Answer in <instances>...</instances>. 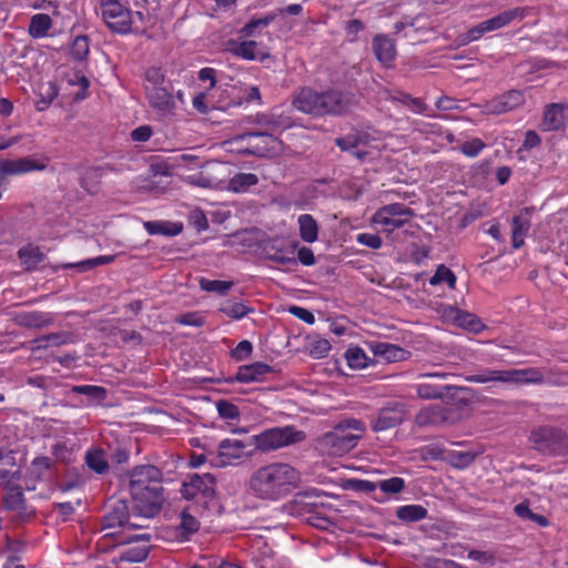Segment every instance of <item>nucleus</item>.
I'll return each instance as SVG.
<instances>
[{
  "mask_svg": "<svg viewBox=\"0 0 568 568\" xmlns=\"http://www.w3.org/2000/svg\"><path fill=\"white\" fill-rule=\"evenodd\" d=\"M300 481V471L292 465L271 463L254 470L248 479V489L258 499L277 501L297 488Z\"/></svg>",
  "mask_w": 568,
  "mask_h": 568,
  "instance_id": "nucleus-1",
  "label": "nucleus"
},
{
  "mask_svg": "<svg viewBox=\"0 0 568 568\" xmlns=\"http://www.w3.org/2000/svg\"><path fill=\"white\" fill-rule=\"evenodd\" d=\"M293 106L300 112L314 116L342 115L357 106L354 94L341 90L323 92L311 88L301 89L293 98Z\"/></svg>",
  "mask_w": 568,
  "mask_h": 568,
  "instance_id": "nucleus-2",
  "label": "nucleus"
},
{
  "mask_svg": "<svg viewBox=\"0 0 568 568\" xmlns=\"http://www.w3.org/2000/svg\"><path fill=\"white\" fill-rule=\"evenodd\" d=\"M160 479V470L151 465L136 467L131 474V495L144 517H153L161 508L163 497Z\"/></svg>",
  "mask_w": 568,
  "mask_h": 568,
  "instance_id": "nucleus-3",
  "label": "nucleus"
},
{
  "mask_svg": "<svg viewBox=\"0 0 568 568\" xmlns=\"http://www.w3.org/2000/svg\"><path fill=\"white\" fill-rule=\"evenodd\" d=\"M365 433L358 419H345L320 439L321 449L329 455H343L352 450Z\"/></svg>",
  "mask_w": 568,
  "mask_h": 568,
  "instance_id": "nucleus-4",
  "label": "nucleus"
},
{
  "mask_svg": "<svg viewBox=\"0 0 568 568\" xmlns=\"http://www.w3.org/2000/svg\"><path fill=\"white\" fill-rule=\"evenodd\" d=\"M144 90L150 106L161 115L171 114L174 110V100L165 82L163 73L151 68L145 73Z\"/></svg>",
  "mask_w": 568,
  "mask_h": 568,
  "instance_id": "nucleus-5",
  "label": "nucleus"
},
{
  "mask_svg": "<svg viewBox=\"0 0 568 568\" xmlns=\"http://www.w3.org/2000/svg\"><path fill=\"white\" fill-rule=\"evenodd\" d=\"M305 434L294 426L268 428L253 437L257 449L270 452L301 443L305 439Z\"/></svg>",
  "mask_w": 568,
  "mask_h": 568,
  "instance_id": "nucleus-6",
  "label": "nucleus"
},
{
  "mask_svg": "<svg viewBox=\"0 0 568 568\" xmlns=\"http://www.w3.org/2000/svg\"><path fill=\"white\" fill-rule=\"evenodd\" d=\"M542 373L535 368L525 369H486L470 375L468 381L475 383L499 382L504 384L539 383L542 381Z\"/></svg>",
  "mask_w": 568,
  "mask_h": 568,
  "instance_id": "nucleus-7",
  "label": "nucleus"
},
{
  "mask_svg": "<svg viewBox=\"0 0 568 568\" xmlns=\"http://www.w3.org/2000/svg\"><path fill=\"white\" fill-rule=\"evenodd\" d=\"M412 211L407 206L395 203L379 209L372 222L378 231L390 233L408 223Z\"/></svg>",
  "mask_w": 568,
  "mask_h": 568,
  "instance_id": "nucleus-8",
  "label": "nucleus"
},
{
  "mask_svg": "<svg viewBox=\"0 0 568 568\" xmlns=\"http://www.w3.org/2000/svg\"><path fill=\"white\" fill-rule=\"evenodd\" d=\"M181 494L187 500L207 504L215 495V479L211 474H193L184 480Z\"/></svg>",
  "mask_w": 568,
  "mask_h": 568,
  "instance_id": "nucleus-9",
  "label": "nucleus"
},
{
  "mask_svg": "<svg viewBox=\"0 0 568 568\" xmlns=\"http://www.w3.org/2000/svg\"><path fill=\"white\" fill-rule=\"evenodd\" d=\"M101 16L108 27L118 33L130 31L132 13L123 0H100Z\"/></svg>",
  "mask_w": 568,
  "mask_h": 568,
  "instance_id": "nucleus-10",
  "label": "nucleus"
},
{
  "mask_svg": "<svg viewBox=\"0 0 568 568\" xmlns=\"http://www.w3.org/2000/svg\"><path fill=\"white\" fill-rule=\"evenodd\" d=\"M200 168V172L183 176V181L202 189L224 190L225 168L223 165L206 164Z\"/></svg>",
  "mask_w": 568,
  "mask_h": 568,
  "instance_id": "nucleus-11",
  "label": "nucleus"
},
{
  "mask_svg": "<svg viewBox=\"0 0 568 568\" xmlns=\"http://www.w3.org/2000/svg\"><path fill=\"white\" fill-rule=\"evenodd\" d=\"M530 438L539 450L568 455V438L560 430L548 427L539 428L531 433Z\"/></svg>",
  "mask_w": 568,
  "mask_h": 568,
  "instance_id": "nucleus-12",
  "label": "nucleus"
},
{
  "mask_svg": "<svg viewBox=\"0 0 568 568\" xmlns=\"http://www.w3.org/2000/svg\"><path fill=\"white\" fill-rule=\"evenodd\" d=\"M437 314L443 322L468 329L470 332L478 333L484 327L481 322L475 315L468 312H464L453 305H439L437 307Z\"/></svg>",
  "mask_w": 568,
  "mask_h": 568,
  "instance_id": "nucleus-13",
  "label": "nucleus"
},
{
  "mask_svg": "<svg viewBox=\"0 0 568 568\" xmlns=\"http://www.w3.org/2000/svg\"><path fill=\"white\" fill-rule=\"evenodd\" d=\"M245 455V445L239 439H224L219 444L217 452L210 454V463L215 467L237 464Z\"/></svg>",
  "mask_w": 568,
  "mask_h": 568,
  "instance_id": "nucleus-14",
  "label": "nucleus"
},
{
  "mask_svg": "<svg viewBox=\"0 0 568 568\" xmlns=\"http://www.w3.org/2000/svg\"><path fill=\"white\" fill-rule=\"evenodd\" d=\"M407 412L402 403H390L383 407L373 420L372 428L375 432H384L400 424Z\"/></svg>",
  "mask_w": 568,
  "mask_h": 568,
  "instance_id": "nucleus-15",
  "label": "nucleus"
},
{
  "mask_svg": "<svg viewBox=\"0 0 568 568\" xmlns=\"http://www.w3.org/2000/svg\"><path fill=\"white\" fill-rule=\"evenodd\" d=\"M336 144L343 150L352 153L359 160L374 154L377 145H373L367 134L361 133L348 135L336 140Z\"/></svg>",
  "mask_w": 568,
  "mask_h": 568,
  "instance_id": "nucleus-16",
  "label": "nucleus"
},
{
  "mask_svg": "<svg viewBox=\"0 0 568 568\" xmlns=\"http://www.w3.org/2000/svg\"><path fill=\"white\" fill-rule=\"evenodd\" d=\"M456 417L449 408L442 404H432L422 408L415 417L418 426H436L445 423H453Z\"/></svg>",
  "mask_w": 568,
  "mask_h": 568,
  "instance_id": "nucleus-17",
  "label": "nucleus"
},
{
  "mask_svg": "<svg viewBox=\"0 0 568 568\" xmlns=\"http://www.w3.org/2000/svg\"><path fill=\"white\" fill-rule=\"evenodd\" d=\"M525 97L521 91L509 90L501 95L488 101L485 104V112L488 114H501L523 105Z\"/></svg>",
  "mask_w": 568,
  "mask_h": 568,
  "instance_id": "nucleus-18",
  "label": "nucleus"
},
{
  "mask_svg": "<svg viewBox=\"0 0 568 568\" xmlns=\"http://www.w3.org/2000/svg\"><path fill=\"white\" fill-rule=\"evenodd\" d=\"M229 50L232 54L243 60L264 61L270 58V52L266 47L253 40L231 42Z\"/></svg>",
  "mask_w": 568,
  "mask_h": 568,
  "instance_id": "nucleus-19",
  "label": "nucleus"
},
{
  "mask_svg": "<svg viewBox=\"0 0 568 568\" xmlns=\"http://www.w3.org/2000/svg\"><path fill=\"white\" fill-rule=\"evenodd\" d=\"M45 168L43 163L31 158L6 160L0 162V172L9 175H20L32 171H41Z\"/></svg>",
  "mask_w": 568,
  "mask_h": 568,
  "instance_id": "nucleus-20",
  "label": "nucleus"
},
{
  "mask_svg": "<svg viewBox=\"0 0 568 568\" xmlns=\"http://www.w3.org/2000/svg\"><path fill=\"white\" fill-rule=\"evenodd\" d=\"M567 121L568 106L560 103H554L547 106L545 111L542 126L547 131H556L562 129Z\"/></svg>",
  "mask_w": 568,
  "mask_h": 568,
  "instance_id": "nucleus-21",
  "label": "nucleus"
},
{
  "mask_svg": "<svg viewBox=\"0 0 568 568\" xmlns=\"http://www.w3.org/2000/svg\"><path fill=\"white\" fill-rule=\"evenodd\" d=\"M368 347L375 356L390 363L404 361L408 355L404 348L385 342H371Z\"/></svg>",
  "mask_w": 568,
  "mask_h": 568,
  "instance_id": "nucleus-22",
  "label": "nucleus"
},
{
  "mask_svg": "<svg viewBox=\"0 0 568 568\" xmlns=\"http://www.w3.org/2000/svg\"><path fill=\"white\" fill-rule=\"evenodd\" d=\"M373 51L376 59L384 65H389L396 57L394 40L384 34H378L373 39Z\"/></svg>",
  "mask_w": 568,
  "mask_h": 568,
  "instance_id": "nucleus-23",
  "label": "nucleus"
},
{
  "mask_svg": "<svg viewBox=\"0 0 568 568\" xmlns=\"http://www.w3.org/2000/svg\"><path fill=\"white\" fill-rule=\"evenodd\" d=\"M271 372V366L262 362H255L250 365L241 366L237 369L235 379L240 383H254L260 382L263 377Z\"/></svg>",
  "mask_w": 568,
  "mask_h": 568,
  "instance_id": "nucleus-24",
  "label": "nucleus"
},
{
  "mask_svg": "<svg viewBox=\"0 0 568 568\" xmlns=\"http://www.w3.org/2000/svg\"><path fill=\"white\" fill-rule=\"evenodd\" d=\"M180 517V525L174 528L172 538L179 541H183L187 539L190 535L199 530L200 523L187 510L182 511Z\"/></svg>",
  "mask_w": 568,
  "mask_h": 568,
  "instance_id": "nucleus-25",
  "label": "nucleus"
},
{
  "mask_svg": "<svg viewBox=\"0 0 568 568\" xmlns=\"http://www.w3.org/2000/svg\"><path fill=\"white\" fill-rule=\"evenodd\" d=\"M526 16V9L524 8H515L510 10H506L488 20V27L490 32L495 30H499L504 27H507L515 20H523Z\"/></svg>",
  "mask_w": 568,
  "mask_h": 568,
  "instance_id": "nucleus-26",
  "label": "nucleus"
},
{
  "mask_svg": "<svg viewBox=\"0 0 568 568\" xmlns=\"http://www.w3.org/2000/svg\"><path fill=\"white\" fill-rule=\"evenodd\" d=\"M128 508L126 505L122 501H119L114 505L112 510H110L103 519V528H115L121 527L123 529L126 528V521H128Z\"/></svg>",
  "mask_w": 568,
  "mask_h": 568,
  "instance_id": "nucleus-27",
  "label": "nucleus"
},
{
  "mask_svg": "<svg viewBox=\"0 0 568 568\" xmlns=\"http://www.w3.org/2000/svg\"><path fill=\"white\" fill-rule=\"evenodd\" d=\"M258 179L253 173H239L227 182L224 180V189L235 193H243L248 191L250 187L256 185Z\"/></svg>",
  "mask_w": 568,
  "mask_h": 568,
  "instance_id": "nucleus-28",
  "label": "nucleus"
},
{
  "mask_svg": "<svg viewBox=\"0 0 568 568\" xmlns=\"http://www.w3.org/2000/svg\"><path fill=\"white\" fill-rule=\"evenodd\" d=\"M300 236L306 243H314L318 237V225L310 214H302L297 220Z\"/></svg>",
  "mask_w": 568,
  "mask_h": 568,
  "instance_id": "nucleus-29",
  "label": "nucleus"
},
{
  "mask_svg": "<svg viewBox=\"0 0 568 568\" xmlns=\"http://www.w3.org/2000/svg\"><path fill=\"white\" fill-rule=\"evenodd\" d=\"M144 229L151 235L162 234L174 236L182 232L183 226L181 223H171L165 221H148L144 223Z\"/></svg>",
  "mask_w": 568,
  "mask_h": 568,
  "instance_id": "nucleus-30",
  "label": "nucleus"
},
{
  "mask_svg": "<svg viewBox=\"0 0 568 568\" xmlns=\"http://www.w3.org/2000/svg\"><path fill=\"white\" fill-rule=\"evenodd\" d=\"M345 359L348 366L353 369H363L373 363V359H371L365 351L358 346L348 347L345 352Z\"/></svg>",
  "mask_w": 568,
  "mask_h": 568,
  "instance_id": "nucleus-31",
  "label": "nucleus"
},
{
  "mask_svg": "<svg viewBox=\"0 0 568 568\" xmlns=\"http://www.w3.org/2000/svg\"><path fill=\"white\" fill-rule=\"evenodd\" d=\"M52 27L51 18L45 13H37L31 18L29 34L34 38H43Z\"/></svg>",
  "mask_w": 568,
  "mask_h": 568,
  "instance_id": "nucleus-32",
  "label": "nucleus"
},
{
  "mask_svg": "<svg viewBox=\"0 0 568 568\" xmlns=\"http://www.w3.org/2000/svg\"><path fill=\"white\" fill-rule=\"evenodd\" d=\"M220 311L233 320H241L253 312V308L241 301L229 300L221 305Z\"/></svg>",
  "mask_w": 568,
  "mask_h": 568,
  "instance_id": "nucleus-33",
  "label": "nucleus"
},
{
  "mask_svg": "<svg viewBox=\"0 0 568 568\" xmlns=\"http://www.w3.org/2000/svg\"><path fill=\"white\" fill-rule=\"evenodd\" d=\"M456 276L454 272L444 264L437 266L434 275L429 280V284L433 286H438L446 284L450 290L456 286Z\"/></svg>",
  "mask_w": 568,
  "mask_h": 568,
  "instance_id": "nucleus-34",
  "label": "nucleus"
},
{
  "mask_svg": "<svg viewBox=\"0 0 568 568\" xmlns=\"http://www.w3.org/2000/svg\"><path fill=\"white\" fill-rule=\"evenodd\" d=\"M396 515L403 521L413 523L424 519L427 510L420 505H405L397 509Z\"/></svg>",
  "mask_w": 568,
  "mask_h": 568,
  "instance_id": "nucleus-35",
  "label": "nucleus"
},
{
  "mask_svg": "<svg viewBox=\"0 0 568 568\" xmlns=\"http://www.w3.org/2000/svg\"><path fill=\"white\" fill-rule=\"evenodd\" d=\"M529 230L528 219L518 215L513 219V246L519 248L524 245V237Z\"/></svg>",
  "mask_w": 568,
  "mask_h": 568,
  "instance_id": "nucleus-36",
  "label": "nucleus"
},
{
  "mask_svg": "<svg viewBox=\"0 0 568 568\" xmlns=\"http://www.w3.org/2000/svg\"><path fill=\"white\" fill-rule=\"evenodd\" d=\"M19 257L27 268H31L43 260V253L37 246L27 245L19 250Z\"/></svg>",
  "mask_w": 568,
  "mask_h": 568,
  "instance_id": "nucleus-37",
  "label": "nucleus"
},
{
  "mask_svg": "<svg viewBox=\"0 0 568 568\" xmlns=\"http://www.w3.org/2000/svg\"><path fill=\"white\" fill-rule=\"evenodd\" d=\"M199 284L203 291L221 295L225 294L233 286L232 281L209 280L205 277L200 278Z\"/></svg>",
  "mask_w": 568,
  "mask_h": 568,
  "instance_id": "nucleus-38",
  "label": "nucleus"
},
{
  "mask_svg": "<svg viewBox=\"0 0 568 568\" xmlns=\"http://www.w3.org/2000/svg\"><path fill=\"white\" fill-rule=\"evenodd\" d=\"M87 464L92 470L99 474L105 473L109 468L103 452L99 449L87 453Z\"/></svg>",
  "mask_w": 568,
  "mask_h": 568,
  "instance_id": "nucleus-39",
  "label": "nucleus"
},
{
  "mask_svg": "<svg viewBox=\"0 0 568 568\" xmlns=\"http://www.w3.org/2000/svg\"><path fill=\"white\" fill-rule=\"evenodd\" d=\"M490 32L487 21H483L470 28L465 34L459 36V43L466 45L479 40L485 33Z\"/></svg>",
  "mask_w": 568,
  "mask_h": 568,
  "instance_id": "nucleus-40",
  "label": "nucleus"
},
{
  "mask_svg": "<svg viewBox=\"0 0 568 568\" xmlns=\"http://www.w3.org/2000/svg\"><path fill=\"white\" fill-rule=\"evenodd\" d=\"M308 349L314 358H323L331 351V343L326 338L314 337L310 341Z\"/></svg>",
  "mask_w": 568,
  "mask_h": 568,
  "instance_id": "nucleus-41",
  "label": "nucleus"
},
{
  "mask_svg": "<svg viewBox=\"0 0 568 568\" xmlns=\"http://www.w3.org/2000/svg\"><path fill=\"white\" fill-rule=\"evenodd\" d=\"M514 510L515 514L523 519H529L542 527L548 525V520L541 515L534 514L526 503H520L516 505Z\"/></svg>",
  "mask_w": 568,
  "mask_h": 568,
  "instance_id": "nucleus-42",
  "label": "nucleus"
},
{
  "mask_svg": "<svg viewBox=\"0 0 568 568\" xmlns=\"http://www.w3.org/2000/svg\"><path fill=\"white\" fill-rule=\"evenodd\" d=\"M416 393L418 397L423 399L439 398L444 394L442 387L428 383H422L416 385Z\"/></svg>",
  "mask_w": 568,
  "mask_h": 568,
  "instance_id": "nucleus-43",
  "label": "nucleus"
},
{
  "mask_svg": "<svg viewBox=\"0 0 568 568\" xmlns=\"http://www.w3.org/2000/svg\"><path fill=\"white\" fill-rule=\"evenodd\" d=\"M272 21L273 17H264L252 20L242 28L241 32L245 37L256 36L258 30L266 28Z\"/></svg>",
  "mask_w": 568,
  "mask_h": 568,
  "instance_id": "nucleus-44",
  "label": "nucleus"
},
{
  "mask_svg": "<svg viewBox=\"0 0 568 568\" xmlns=\"http://www.w3.org/2000/svg\"><path fill=\"white\" fill-rule=\"evenodd\" d=\"M484 149L485 143L478 138L467 140L460 145V152L468 158L477 156Z\"/></svg>",
  "mask_w": 568,
  "mask_h": 568,
  "instance_id": "nucleus-45",
  "label": "nucleus"
},
{
  "mask_svg": "<svg viewBox=\"0 0 568 568\" xmlns=\"http://www.w3.org/2000/svg\"><path fill=\"white\" fill-rule=\"evenodd\" d=\"M89 53V40L84 36H79L73 40L71 54L77 60H83Z\"/></svg>",
  "mask_w": 568,
  "mask_h": 568,
  "instance_id": "nucleus-46",
  "label": "nucleus"
},
{
  "mask_svg": "<svg viewBox=\"0 0 568 568\" xmlns=\"http://www.w3.org/2000/svg\"><path fill=\"white\" fill-rule=\"evenodd\" d=\"M378 487L383 493L397 494L400 493L405 487V481L400 477H392L383 479L378 483Z\"/></svg>",
  "mask_w": 568,
  "mask_h": 568,
  "instance_id": "nucleus-47",
  "label": "nucleus"
},
{
  "mask_svg": "<svg viewBox=\"0 0 568 568\" xmlns=\"http://www.w3.org/2000/svg\"><path fill=\"white\" fill-rule=\"evenodd\" d=\"M216 408H217L219 415L223 419L236 420L240 417L239 408L230 402L220 400L216 403Z\"/></svg>",
  "mask_w": 568,
  "mask_h": 568,
  "instance_id": "nucleus-48",
  "label": "nucleus"
},
{
  "mask_svg": "<svg viewBox=\"0 0 568 568\" xmlns=\"http://www.w3.org/2000/svg\"><path fill=\"white\" fill-rule=\"evenodd\" d=\"M199 158L191 153H183L174 158V166L176 169H191L201 166Z\"/></svg>",
  "mask_w": 568,
  "mask_h": 568,
  "instance_id": "nucleus-49",
  "label": "nucleus"
},
{
  "mask_svg": "<svg viewBox=\"0 0 568 568\" xmlns=\"http://www.w3.org/2000/svg\"><path fill=\"white\" fill-rule=\"evenodd\" d=\"M72 392L77 393V394H83V395L93 397V398L99 399V400L103 399L104 396H105V390L102 387L94 386V385H79V386H74L72 388Z\"/></svg>",
  "mask_w": 568,
  "mask_h": 568,
  "instance_id": "nucleus-50",
  "label": "nucleus"
},
{
  "mask_svg": "<svg viewBox=\"0 0 568 568\" xmlns=\"http://www.w3.org/2000/svg\"><path fill=\"white\" fill-rule=\"evenodd\" d=\"M292 248L297 250L298 261L303 265L311 266V265L315 264V256H314L313 251L310 247H306V246L298 247V243L293 242Z\"/></svg>",
  "mask_w": 568,
  "mask_h": 568,
  "instance_id": "nucleus-51",
  "label": "nucleus"
},
{
  "mask_svg": "<svg viewBox=\"0 0 568 568\" xmlns=\"http://www.w3.org/2000/svg\"><path fill=\"white\" fill-rule=\"evenodd\" d=\"M113 260H114L113 255H102V256H98V257H93V258H89V260L79 262V263H77V266L79 267L80 271H87V270H90L92 267H95V266H99L102 264L111 263Z\"/></svg>",
  "mask_w": 568,
  "mask_h": 568,
  "instance_id": "nucleus-52",
  "label": "nucleus"
},
{
  "mask_svg": "<svg viewBox=\"0 0 568 568\" xmlns=\"http://www.w3.org/2000/svg\"><path fill=\"white\" fill-rule=\"evenodd\" d=\"M264 139V142L267 148L263 151V155L275 156L282 153L283 143L280 140L272 135H265Z\"/></svg>",
  "mask_w": 568,
  "mask_h": 568,
  "instance_id": "nucleus-53",
  "label": "nucleus"
},
{
  "mask_svg": "<svg viewBox=\"0 0 568 568\" xmlns=\"http://www.w3.org/2000/svg\"><path fill=\"white\" fill-rule=\"evenodd\" d=\"M253 352V346L250 341H242L240 342L236 347L232 351V356L236 361H244L251 356Z\"/></svg>",
  "mask_w": 568,
  "mask_h": 568,
  "instance_id": "nucleus-54",
  "label": "nucleus"
},
{
  "mask_svg": "<svg viewBox=\"0 0 568 568\" xmlns=\"http://www.w3.org/2000/svg\"><path fill=\"white\" fill-rule=\"evenodd\" d=\"M148 556V549L145 547L138 549H129L121 555V560L126 562H140L143 561Z\"/></svg>",
  "mask_w": 568,
  "mask_h": 568,
  "instance_id": "nucleus-55",
  "label": "nucleus"
},
{
  "mask_svg": "<svg viewBox=\"0 0 568 568\" xmlns=\"http://www.w3.org/2000/svg\"><path fill=\"white\" fill-rule=\"evenodd\" d=\"M49 468L50 459L48 457H38L32 462L30 473L37 478H40Z\"/></svg>",
  "mask_w": 568,
  "mask_h": 568,
  "instance_id": "nucleus-56",
  "label": "nucleus"
},
{
  "mask_svg": "<svg viewBox=\"0 0 568 568\" xmlns=\"http://www.w3.org/2000/svg\"><path fill=\"white\" fill-rule=\"evenodd\" d=\"M150 517H144L141 515V511L138 508V504H134L133 511L129 514L128 521H126V528H143L144 524L143 520L149 519Z\"/></svg>",
  "mask_w": 568,
  "mask_h": 568,
  "instance_id": "nucleus-57",
  "label": "nucleus"
},
{
  "mask_svg": "<svg viewBox=\"0 0 568 568\" xmlns=\"http://www.w3.org/2000/svg\"><path fill=\"white\" fill-rule=\"evenodd\" d=\"M356 240L359 244L371 248H379L382 246V240L376 234L361 233L356 236Z\"/></svg>",
  "mask_w": 568,
  "mask_h": 568,
  "instance_id": "nucleus-58",
  "label": "nucleus"
},
{
  "mask_svg": "<svg viewBox=\"0 0 568 568\" xmlns=\"http://www.w3.org/2000/svg\"><path fill=\"white\" fill-rule=\"evenodd\" d=\"M345 29L349 41H355L357 39V34L364 30V24L362 21L354 19L347 21Z\"/></svg>",
  "mask_w": 568,
  "mask_h": 568,
  "instance_id": "nucleus-59",
  "label": "nucleus"
},
{
  "mask_svg": "<svg viewBox=\"0 0 568 568\" xmlns=\"http://www.w3.org/2000/svg\"><path fill=\"white\" fill-rule=\"evenodd\" d=\"M288 311L292 315L296 316L297 318L307 324H313L315 322L313 313L306 308L300 306H291Z\"/></svg>",
  "mask_w": 568,
  "mask_h": 568,
  "instance_id": "nucleus-60",
  "label": "nucleus"
},
{
  "mask_svg": "<svg viewBox=\"0 0 568 568\" xmlns=\"http://www.w3.org/2000/svg\"><path fill=\"white\" fill-rule=\"evenodd\" d=\"M152 129L149 125H141L131 132V138L136 142H145L152 136Z\"/></svg>",
  "mask_w": 568,
  "mask_h": 568,
  "instance_id": "nucleus-61",
  "label": "nucleus"
},
{
  "mask_svg": "<svg viewBox=\"0 0 568 568\" xmlns=\"http://www.w3.org/2000/svg\"><path fill=\"white\" fill-rule=\"evenodd\" d=\"M468 558L484 564H494V556L487 551L471 550L468 552Z\"/></svg>",
  "mask_w": 568,
  "mask_h": 568,
  "instance_id": "nucleus-62",
  "label": "nucleus"
},
{
  "mask_svg": "<svg viewBox=\"0 0 568 568\" xmlns=\"http://www.w3.org/2000/svg\"><path fill=\"white\" fill-rule=\"evenodd\" d=\"M540 142L541 141H540L539 135L535 131L529 130L525 134L523 148L526 150H530V149L538 146L540 144Z\"/></svg>",
  "mask_w": 568,
  "mask_h": 568,
  "instance_id": "nucleus-63",
  "label": "nucleus"
},
{
  "mask_svg": "<svg viewBox=\"0 0 568 568\" xmlns=\"http://www.w3.org/2000/svg\"><path fill=\"white\" fill-rule=\"evenodd\" d=\"M199 79L201 81H209L207 89H212L215 84V71L211 68H203L199 72Z\"/></svg>",
  "mask_w": 568,
  "mask_h": 568,
  "instance_id": "nucleus-64",
  "label": "nucleus"
}]
</instances>
